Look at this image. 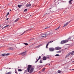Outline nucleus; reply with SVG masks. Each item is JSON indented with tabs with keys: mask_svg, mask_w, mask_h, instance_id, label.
Segmentation results:
<instances>
[{
	"mask_svg": "<svg viewBox=\"0 0 74 74\" xmlns=\"http://www.w3.org/2000/svg\"><path fill=\"white\" fill-rule=\"evenodd\" d=\"M56 56H60V55L59 54H57L55 55Z\"/></svg>",
	"mask_w": 74,
	"mask_h": 74,
	"instance_id": "obj_28",
	"label": "nucleus"
},
{
	"mask_svg": "<svg viewBox=\"0 0 74 74\" xmlns=\"http://www.w3.org/2000/svg\"><path fill=\"white\" fill-rule=\"evenodd\" d=\"M25 73H26V72H27V70H25Z\"/></svg>",
	"mask_w": 74,
	"mask_h": 74,
	"instance_id": "obj_41",
	"label": "nucleus"
},
{
	"mask_svg": "<svg viewBox=\"0 0 74 74\" xmlns=\"http://www.w3.org/2000/svg\"><path fill=\"white\" fill-rule=\"evenodd\" d=\"M26 51H25L23 53H21L20 55H22L23 56H25L26 55Z\"/></svg>",
	"mask_w": 74,
	"mask_h": 74,
	"instance_id": "obj_5",
	"label": "nucleus"
},
{
	"mask_svg": "<svg viewBox=\"0 0 74 74\" xmlns=\"http://www.w3.org/2000/svg\"><path fill=\"white\" fill-rule=\"evenodd\" d=\"M55 49L53 48H49V50L50 51H51V52H52V51H53L54 50H55Z\"/></svg>",
	"mask_w": 74,
	"mask_h": 74,
	"instance_id": "obj_4",
	"label": "nucleus"
},
{
	"mask_svg": "<svg viewBox=\"0 0 74 74\" xmlns=\"http://www.w3.org/2000/svg\"><path fill=\"white\" fill-rule=\"evenodd\" d=\"M10 55V53H8L6 54V56H8V55Z\"/></svg>",
	"mask_w": 74,
	"mask_h": 74,
	"instance_id": "obj_29",
	"label": "nucleus"
},
{
	"mask_svg": "<svg viewBox=\"0 0 74 74\" xmlns=\"http://www.w3.org/2000/svg\"><path fill=\"white\" fill-rule=\"evenodd\" d=\"M34 4V3L33 4Z\"/></svg>",
	"mask_w": 74,
	"mask_h": 74,
	"instance_id": "obj_56",
	"label": "nucleus"
},
{
	"mask_svg": "<svg viewBox=\"0 0 74 74\" xmlns=\"http://www.w3.org/2000/svg\"><path fill=\"white\" fill-rule=\"evenodd\" d=\"M42 59L43 60H47V58H46V57L45 56H44L42 58Z\"/></svg>",
	"mask_w": 74,
	"mask_h": 74,
	"instance_id": "obj_13",
	"label": "nucleus"
},
{
	"mask_svg": "<svg viewBox=\"0 0 74 74\" xmlns=\"http://www.w3.org/2000/svg\"><path fill=\"white\" fill-rule=\"evenodd\" d=\"M22 6V5H18V7L19 8H21Z\"/></svg>",
	"mask_w": 74,
	"mask_h": 74,
	"instance_id": "obj_20",
	"label": "nucleus"
},
{
	"mask_svg": "<svg viewBox=\"0 0 74 74\" xmlns=\"http://www.w3.org/2000/svg\"><path fill=\"white\" fill-rule=\"evenodd\" d=\"M45 68H44V69H43L42 71H45Z\"/></svg>",
	"mask_w": 74,
	"mask_h": 74,
	"instance_id": "obj_35",
	"label": "nucleus"
},
{
	"mask_svg": "<svg viewBox=\"0 0 74 74\" xmlns=\"http://www.w3.org/2000/svg\"><path fill=\"white\" fill-rule=\"evenodd\" d=\"M30 6H31V4H27L26 5V7H30Z\"/></svg>",
	"mask_w": 74,
	"mask_h": 74,
	"instance_id": "obj_14",
	"label": "nucleus"
},
{
	"mask_svg": "<svg viewBox=\"0 0 74 74\" xmlns=\"http://www.w3.org/2000/svg\"><path fill=\"white\" fill-rule=\"evenodd\" d=\"M0 8H1V6H0Z\"/></svg>",
	"mask_w": 74,
	"mask_h": 74,
	"instance_id": "obj_54",
	"label": "nucleus"
},
{
	"mask_svg": "<svg viewBox=\"0 0 74 74\" xmlns=\"http://www.w3.org/2000/svg\"><path fill=\"white\" fill-rule=\"evenodd\" d=\"M42 44H40V45H39L37 46H36L34 47L35 48H39V47H41V46H42Z\"/></svg>",
	"mask_w": 74,
	"mask_h": 74,
	"instance_id": "obj_10",
	"label": "nucleus"
},
{
	"mask_svg": "<svg viewBox=\"0 0 74 74\" xmlns=\"http://www.w3.org/2000/svg\"><path fill=\"white\" fill-rule=\"evenodd\" d=\"M58 73H61V71L60 70H58Z\"/></svg>",
	"mask_w": 74,
	"mask_h": 74,
	"instance_id": "obj_25",
	"label": "nucleus"
},
{
	"mask_svg": "<svg viewBox=\"0 0 74 74\" xmlns=\"http://www.w3.org/2000/svg\"><path fill=\"white\" fill-rule=\"evenodd\" d=\"M53 42V41L51 40V41H50L48 43V44H50V43H51V42Z\"/></svg>",
	"mask_w": 74,
	"mask_h": 74,
	"instance_id": "obj_24",
	"label": "nucleus"
},
{
	"mask_svg": "<svg viewBox=\"0 0 74 74\" xmlns=\"http://www.w3.org/2000/svg\"><path fill=\"white\" fill-rule=\"evenodd\" d=\"M33 39H34V38H32V40H33Z\"/></svg>",
	"mask_w": 74,
	"mask_h": 74,
	"instance_id": "obj_46",
	"label": "nucleus"
},
{
	"mask_svg": "<svg viewBox=\"0 0 74 74\" xmlns=\"http://www.w3.org/2000/svg\"><path fill=\"white\" fill-rule=\"evenodd\" d=\"M12 11L11 10H10V11Z\"/></svg>",
	"mask_w": 74,
	"mask_h": 74,
	"instance_id": "obj_48",
	"label": "nucleus"
},
{
	"mask_svg": "<svg viewBox=\"0 0 74 74\" xmlns=\"http://www.w3.org/2000/svg\"><path fill=\"white\" fill-rule=\"evenodd\" d=\"M41 67H42V66H37V68L38 69H41L42 68Z\"/></svg>",
	"mask_w": 74,
	"mask_h": 74,
	"instance_id": "obj_17",
	"label": "nucleus"
},
{
	"mask_svg": "<svg viewBox=\"0 0 74 74\" xmlns=\"http://www.w3.org/2000/svg\"><path fill=\"white\" fill-rule=\"evenodd\" d=\"M2 29H4V27H3V28H2Z\"/></svg>",
	"mask_w": 74,
	"mask_h": 74,
	"instance_id": "obj_49",
	"label": "nucleus"
},
{
	"mask_svg": "<svg viewBox=\"0 0 74 74\" xmlns=\"http://www.w3.org/2000/svg\"><path fill=\"white\" fill-rule=\"evenodd\" d=\"M67 61H68V60H67Z\"/></svg>",
	"mask_w": 74,
	"mask_h": 74,
	"instance_id": "obj_57",
	"label": "nucleus"
},
{
	"mask_svg": "<svg viewBox=\"0 0 74 74\" xmlns=\"http://www.w3.org/2000/svg\"><path fill=\"white\" fill-rule=\"evenodd\" d=\"M6 74H11V73H10V72H8Z\"/></svg>",
	"mask_w": 74,
	"mask_h": 74,
	"instance_id": "obj_36",
	"label": "nucleus"
},
{
	"mask_svg": "<svg viewBox=\"0 0 74 74\" xmlns=\"http://www.w3.org/2000/svg\"><path fill=\"white\" fill-rule=\"evenodd\" d=\"M47 36H48V34H43L42 37V38L46 37Z\"/></svg>",
	"mask_w": 74,
	"mask_h": 74,
	"instance_id": "obj_6",
	"label": "nucleus"
},
{
	"mask_svg": "<svg viewBox=\"0 0 74 74\" xmlns=\"http://www.w3.org/2000/svg\"><path fill=\"white\" fill-rule=\"evenodd\" d=\"M24 44H25V45H28V44H27V43H24Z\"/></svg>",
	"mask_w": 74,
	"mask_h": 74,
	"instance_id": "obj_23",
	"label": "nucleus"
},
{
	"mask_svg": "<svg viewBox=\"0 0 74 74\" xmlns=\"http://www.w3.org/2000/svg\"><path fill=\"white\" fill-rule=\"evenodd\" d=\"M40 63H42V60H40Z\"/></svg>",
	"mask_w": 74,
	"mask_h": 74,
	"instance_id": "obj_32",
	"label": "nucleus"
},
{
	"mask_svg": "<svg viewBox=\"0 0 74 74\" xmlns=\"http://www.w3.org/2000/svg\"><path fill=\"white\" fill-rule=\"evenodd\" d=\"M53 34V31H51L50 32L49 34L48 35H52V34Z\"/></svg>",
	"mask_w": 74,
	"mask_h": 74,
	"instance_id": "obj_12",
	"label": "nucleus"
},
{
	"mask_svg": "<svg viewBox=\"0 0 74 74\" xmlns=\"http://www.w3.org/2000/svg\"><path fill=\"white\" fill-rule=\"evenodd\" d=\"M74 54V51H73L69 53L67 55H66V56L65 57V58H67L69 57V55H73Z\"/></svg>",
	"mask_w": 74,
	"mask_h": 74,
	"instance_id": "obj_2",
	"label": "nucleus"
},
{
	"mask_svg": "<svg viewBox=\"0 0 74 74\" xmlns=\"http://www.w3.org/2000/svg\"><path fill=\"white\" fill-rule=\"evenodd\" d=\"M10 14V12H8L7 14H6V16H8V15H9V14Z\"/></svg>",
	"mask_w": 74,
	"mask_h": 74,
	"instance_id": "obj_27",
	"label": "nucleus"
},
{
	"mask_svg": "<svg viewBox=\"0 0 74 74\" xmlns=\"http://www.w3.org/2000/svg\"><path fill=\"white\" fill-rule=\"evenodd\" d=\"M72 70H74V69H72Z\"/></svg>",
	"mask_w": 74,
	"mask_h": 74,
	"instance_id": "obj_44",
	"label": "nucleus"
},
{
	"mask_svg": "<svg viewBox=\"0 0 74 74\" xmlns=\"http://www.w3.org/2000/svg\"><path fill=\"white\" fill-rule=\"evenodd\" d=\"M71 37L69 38H68V40H70V39H71Z\"/></svg>",
	"mask_w": 74,
	"mask_h": 74,
	"instance_id": "obj_37",
	"label": "nucleus"
},
{
	"mask_svg": "<svg viewBox=\"0 0 74 74\" xmlns=\"http://www.w3.org/2000/svg\"><path fill=\"white\" fill-rule=\"evenodd\" d=\"M22 70L21 69H18V71H22Z\"/></svg>",
	"mask_w": 74,
	"mask_h": 74,
	"instance_id": "obj_31",
	"label": "nucleus"
},
{
	"mask_svg": "<svg viewBox=\"0 0 74 74\" xmlns=\"http://www.w3.org/2000/svg\"><path fill=\"white\" fill-rule=\"evenodd\" d=\"M8 18H7L6 19V20H8Z\"/></svg>",
	"mask_w": 74,
	"mask_h": 74,
	"instance_id": "obj_43",
	"label": "nucleus"
},
{
	"mask_svg": "<svg viewBox=\"0 0 74 74\" xmlns=\"http://www.w3.org/2000/svg\"><path fill=\"white\" fill-rule=\"evenodd\" d=\"M8 49H9V50H11L12 51H13L14 50V48L12 47H10L8 48Z\"/></svg>",
	"mask_w": 74,
	"mask_h": 74,
	"instance_id": "obj_11",
	"label": "nucleus"
},
{
	"mask_svg": "<svg viewBox=\"0 0 74 74\" xmlns=\"http://www.w3.org/2000/svg\"><path fill=\"white\" fill-rule=\"evenodd\" d=\"M73 0H70L69 1V4H70L71 5L72 4V2H71V1H73Z\"/></svg>",
	"mask_w": 74,
	"mask_h": 74,
	"instance_id": "obj_15",
	"label": "nucleus"
},
{
	"mask_svg": "<svg viewBox=\"0 0 74 74\" xmlns=\"http://www.w3.org/2000/svg\"><path fill=\"white\" fill-rule=\"evenodd\" d=\"M49 43H48H48L46 45H47V46H48V45H49Z\"/></svg>",
	"mask_w": 74,
	"mask_h": 74,
	"instance_id": "obj_38",
	"label": "nucleus"
},
{
	"mask_svg": "<svg viewBox=\"0 0 74 74\" xmlns=\"http://www.w3.org/2000/svg\"><path fill=\"white\" fill-rule=\"evenodd\" d=\"M68 41H69V40H62L60 42V44H64V43L67 42H68Z\"/></svg>",
	"mask_w": 74,
	"mask_h": 74,
	"instance_id": "obj_3",
	"label": "nucleus"
},
{
	"mask_svg": "<svg viewBox=\"0 0 74 74\" xmlns=\"http://www.w3.org/2000/svg\"><path fill=\"white\" fill-rule=\"evenodd\" d=\"M61 47H56L55 48V49H56V50H60L61 49Z\"/></svg>",
	"mask_w": 74,
	"mask_h": 74,
	"instance_id": "obj_8",
	"label": "nucleus"
},
{
	"mask_svg": "<svg viewBox=\"0 0 74 74\" xmlns=\"http://www.w3.org/2000/svg\"><path fill=\"white\" fill-rule=\"evenodd\" d=\"M8 26H9V25H6L5 26L3 27V28H5V27H8Z\"/></svg>",
	"mask_w": 74,
	"mask_h": 74,
	"instance_id": "obj_26",
	"label": "nucleus"
},
{
	"mask_svg": "<svg viewBox=\"0 0 74 74\" xmlns=\"http://www.w3.org/2000/svg\"><path fill=\"white\" fill-rule=\"evenodd\" d=\"M1 27V26L0 25V27Z\"/></svg>",
	"mask_w": 74,
	"mask_h": 74,
	"instance_id": "obj_47",
	"label": "nucleus"
},
{
	"mask_svg": "<svg viewBox=\"0 0 74 74\" xmlns=\"http://www.w3.org/2000/svg\"><path fill=\"white\" fill-rule=\"evenodd\" d=\"M27 9H25V10L24 11V12H26V11H27Z\"/></svg>",
	"mask_w": 74,
	"mask_h": 74,
	"instance_id": "obj_33",
	"label": "nucleus"
},
{
	"mask_svg": "<svg viewBox=\"0 0 74 74\" xmlns=\"http://www.w3.org/2000/svg\"><path fill=\"white\" fill-rule=\"evenodd\" d=\"M62 51H63V49H62L60 51H57L56 52L57 53H61V52H62Z\"/></svg>",
	"mask_w": 74,
	"mask_h": 74,
	"instance_id": "obj_21",
	"label": "nucleus"
},
{
	"mask_svg": "<svg viewBox=\"0 0 74 74\" xmlns=\"http://www.w3.org/2000/svg\"><path fill=\"white\" fill-rule=\"evenodd\" d=\"M71 22V21H70L69 22L65 24L63 26V27H66V26L69 23H70Z\"/></svg>",
	"mask_w": 74,
	"mask_h": 74,
	"instance_id": "obj_7",
	"label": "nucleus"
},
{
	"mask_svg": "<svg viewBox=\"0 0 74 74\" xmlns=\"http://www.w3.org/2000/svg\"><path fill=\"white\" fill-rule=\"evenodd\" d=\"M49 66H50V64H49Z\"/></svg>",
	"mask_w": 74,
	"mask_h": 74,
	"instance_id": "obj_50",
	"label": "nucleus"
},
{
	"mask_svg": "<svg viewBox=\"0 0 74 74\" xmlns=\"http://www.w3.org/2000/svg\"><path fill=\"white\" fill-rule=\"evenodd\" d=\"M46 59H48V58H49V56H47L46 57Z\"/></svg>",
	"mask_w": 74,
	"mask_h": 74,
	"instance_id": "obj_34",
	"label": "nucleus"
},
{
	"mask_svg": "<svg viewBox=\"0 0 74 74\" xmlns=\"http://www.w3.org/2000/svg\"><path fill=\"white\" fill-rule=\"evenodd\" d=\"M50 13V11L49 10H48V12L46 13V14H49Z\"/></svg>",
	"mask_w": 74,
	"mask_h": 74,
	"instance_id": "obj_22",
	"label": "nucleus"
},
{
	"mask_svg": "<svg viewBox=\"0 0 74 74\" xmlns=\"http://www.w3.org/2000/svg\"><path fill=\"white\" fill-rule=\"evenodd\" d=\"M48 28H50V27H46L45 28V29H48Z\"/></svg>",
	"mask_w": 74,
	"mask_h": 74,
	"instance_id": "obj_30",
	"label": "nucleus"
},
{
	"mask_svg": "<svg viewBox=\"0 0 74 74\" xmlns=\"http://www.w3.org/2000/svg\"><path fill=\"white\" fill-rule=\"evenodd\" d=\"M73 62H74V61L73 62Z\"/></svg>",
	"mask_w": 74,
	"mask_h": 74,
	"instance_id": "obj_51",
	"label": "nucleus"
},
{
	"mask_svg": "<svg viewBox=\"0 0 74 74\" xmlns=\"http://www.w3.org/2000/svg\"><path fill=\"white\" fill-rule=\"evenodd\" d=\"M41 59V56H40L38 58V60H37V61H36L35 62L36 63H37V62H38V60H39V59Z\"/></svg>",
	"mask_w": 74,
	"mask_h": 74,
	"instance_id": "obj_16",
	"label": "nucleus"
},
{
	"mask_svg": "<svg viewBox=\"0 0 74 74\" xmlns=\"http://www.w3.org/2000/svg\"><path fill=\"white\" fill-rule=\"evenodd\" d=\"M60 28V27H58L57 28V29H59Z\"/></svg>",
	"mask_w": 74,
	"mask_h": 74,
	"instance_id": "obj_40",
	"label": "nucleus"
},
{
	"mask_svg": "<svg viewBox=\"0 0 74 74\" xmlns=\"http://www.w3.org/2000/svg\"><path fill=\"white\" fill-rule=\"evenodd\" d=\"M32 30V29H29L28 30H26V31H24V32L23 33L21 34V35H23V34H24L25 33H26V32H27V31H29V30Z\"/></svg>",
	"mask_w": 74,
	"mask_h": 74,
	"instance_id": "obj_9",
	"label": "nucleus"
},
{
	"mask_svg": "<svg viewBox=\"0 0 74 74\" xmlns=\"http://www.w3.org/2000/svg\"><path fill=\"white\" fill-rule=\"evenodd\" d=\"M70 62V61H69V62Z\"/></svg>",
	"mask_w": 74,
	"mask_h": 74,
	"instance_id": "obj_55",
	"label": "nucleus"
},
{
	"mask_svg": "<svg viewBox=\"0 0 74 74\" xmlns=\"http://www.w3.org/2000/svg\"><path fill=\"white\" fill-rule=\"evenodd\" d=\"M19 20V18H18L17 19L14 21V22H17V21H18Z\"/></svg>",
	"mask_w": 74,
	"mask_h": 74,
	"instance_id": "obj_18",
	"label": "nucleus"
},
{
	"mask_svg": "<svg viewBox=\"0 0 74 74\" xmlns=\"http://www.w3.org/2000/svg\"><path fill=\"white\" fill-rule=\"evenodd\" d=\"M9 69H11V68H9Z\"/></svg>",
	"mask_w": 74,
	"mask_h": 74,
	"instance_id": "obj_53",
	"label": "nucleus"
},
{
	"mask_svg": "<svg viewBox=\"0 0 74 74\" xmlns=\"http://www.w3.org/2000/svg\"><path fill=\"white\" fill-rule=\"evenodd\" d=\"M30 16H32V15H30Z\"/></svg>",
	"mask_w": 74,
	"mask_h": 74,
	"instance_id": "obj_52",
	"label": "nucleus"
},
{
	"mask_svg": "<svg viewBox=\"0 0 74 74\" xmlns=\"http://www.w3.org/2000/svg\"><path fill=\"white\" fill-rule=\"evenodd\" d=\"M1 55H2V56H6V54L5 53L2 54Z\"/></svg>",
	"mask_w": 74,
	"mask_h": 74,
	"instance_id": "obj_19",
	"label": "nucleus"
},
{
	"mask_svg": "<svg viewBox=\"0 0 74 74\" xmlns=\"http://www.w3.org/2000/svg\"><path fill=\"white\" fill-rule=\"evenodd\" d=\"M46 48H48V46H47V45H46Z\"/></svg>",
	"mask_w": 74,
	"mask_h": 74,
	"instance_id": "obj_39",
	"label": "nucleus"
},
{
	"mask_svg": "<svg viewBox=\"0 0 74 74\" xmlns=\"http://www.w3.org/2000/svg\"><path fill=\"white\" fill-rule=\"evenodd\" d=\"M58 28H57L55 29V30H58Z\"/></svg>",
	"mask_w": 74,
	"mask_h": 74,
	"instance_id": "obj_42",
	"label": "nucleus"
},
{
	"mask_svg": "<svg viewBox=\"0 0 74 74\" xmlns=\"http://www.w3.org/2000/svg\"><path fill=\"white\" fill-rule=\"evenodd\" d=\"M15 73H17V72H15Z\"/></svg>",
	"mask_w": 74,
	"mask_h": 74,
	"instance_id": "obj_45",
	"label": "nucleus"
},
{
	"mask_svg": "<svg viewBox=\"0 0 74 74\" xmlns=\"http://www.w3.org/2000/svg\"><path fill=\"white\" fill-rule=\"evenodd\" d=\"M34 69V66H32L31 65H28L27 69V72H29V73H33Z\"/></svg>",
	"mask_w": 74,
	"mask_h": 74,
	"instance_id": "obj_1",
	"label": "nucleus"
}]
</instances>
